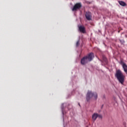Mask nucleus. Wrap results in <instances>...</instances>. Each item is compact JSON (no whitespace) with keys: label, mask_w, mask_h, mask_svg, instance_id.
<instances>
[{"label":"nucleus","mask_w":127,"mask_h":127,"mask_svg":"<svg viewBox=\"0 0 127 127\" xmlns=\"http://www.w3.org/2000/svg\"><path fill=\"white\" fill-rule=\"evenodd\" d=\"M94 58V54L91 53L88 56L83 57L80 61V63L82 65H86L88 62H90L93 60Z\"/></svg>","instance_id":"nucleus-1"},{"label":"nucleus","mask_w":127,"mask_h":127,"mask_svg":"<svg viewBox=\"0 0 127 127\" xmlns=\"http://www.w3.org/2000/svg\"><path fill=\"white\" fill-rule=\"evenodd\" d=\"M115 77L117 78V80H118L119 82L121 83V84H124V83L125 82V76L121 69H118L117 70H116Z\"/></svg>","instance_id":"nucleus-2"},{"label":"nucleus","mask_w":127,"mask_h":127,"mask_svg":"<svg viewBox=\"0 0 127 127\" xmlns=\"http://www.w3.org/2000/svg\"><path fill=\"white\" fill-rule=\"evenodd\" d=\"M93 97H94L95 100L98 99V94L96 92H92V91H88L86 95V100L87 102H89Z\"/></svg>","instance_id":"nucleus-3"},{"label":"nucleus","mask_w":127,"mask_h":127,"mask_svg":"<svg viewBox=\"0 0 127 127\" xmlns=\"http://www.w3.org/2000/svg\"><path fill=\"white\" fill-rule=\"evenodd\" d=\"M81 7H82V4L81 3V2L76 3L72 7V10L73 11H77V10L80 9Z\"/></svg>","instance_id":"nucleus-4"},{"label":"nucleus","mask_w":127,"mask_h":127,"mask_svg":"<svg viewBox=\"0 0 127 127\" xmlns=\"http://www.w3.org/2000/svg\"><path fill=\"white\" fill-rule=\"evenodd\" d=\"M120 64L123 66V68L124 70V72H125V73H127V64H126V63H125V62H124V61H123L122 60L120 61Z\"/></svg>","instance_id":"nucleus-5"},{"label":"nucleus","mask_w":127,"mask_h":127,"mask_svg":"<svg viewBox=\"0 0 127 127\" xmlns=\"http://www.w3.org/2000/svg\"><path fill=\"white\" fill-rule=\"evenodd\" d=\"M78 29L82 33H86V30L85 27L83 26H78Z\"/></svg>","instance_id":"nucleus-6"},{"label":"nucleus","mask_w":127,"mask_h":127,"mask_svg":"<svg viewBox=\"0 0 127 127\" xmlns=\"http://www.w3.org/2000/svg\"><path fill=\"white\" fill-rule=\"evenodd\" d=\"M85 16L88 20H91V13L90 12H87Z\"/></svg>","instance_id":"nucleus-7"},{"label":"nucleus","mask_w":127,"mask_h":127,"mask_svg":"<svg viewBox=\"0 0 127 127\" xmlns=\"http://www.w3.org/2000/svg\"><path fill=\"white\" fill-rule=\"evenodd\" d=\"M98 118V113H94L92 115V120L94 122Z\"/></svg>","instance_id":"nucleus-8"},{"label":"nucleus","mask_w":127,"mask_h":127,"mask_svg":"<svg viewBox=\"0 0 127 127\" xmlns=\"http://www.w3.org/2000/svg\"><path fill=\"white\" fill-rule=\"evenodd\" d=\"M119 2L120 5H122V6H126V5H127V3H126V2L124 1H119Z\"/></svg>","instance_id":"nucleus-9"},{"label":"nucleus","mask_w":127,"mask_h":127,"mask_svg":"<svg viewBox=\"0 0 127 127\" xmlns=\"http://www.w3.org/2000/svg\"><path fill=\"white\" fill-rule=\"evenodd\" d=\"M103 61H104V62H105L106 64L107 63H108V60H107V58H106V57L105 56L103 57Z\"/></svg>","instance_id":"nucleus-10"},{"label":"nucleus","mask_w":127,"mask_h":127,"mask_svg":"<svg viewBox=\"0 0 127 127\" xmlns=\"http://www.w3.org/2000/svg\"><path fill=\"white\" fill-rule=\"evenodd\" d=\"M79 45H80V40H78L76 43V47H78V46H79Z\"/></svg>","instance_id":"nucleus-11"},{"label":"nucleus","mask_w":127,"mask_h":127,"mask_svg":"<svg viewBox=\"0 0 127 127\" xmlns=\"http://www.w3.org/2000/svg\"><path fill=\"white\" fill-rule=\"evenodd\" d=\"M98 118L102 120V119H103V116L102 115H99V114H98Z\"/></svg>","instance_id":"nucleus-12"},{"label":"nucleus","mask_w":127,"mask_h":127,"mask_svg":"<svg viewBox=\"0 0 127 127\" xmlns=\"http://www.w3.org/2000/svg\"><path fill=\"white\" fill-rule=\"evenodd\" d=\"M78 105H79V107L81 106V105H80V103H78Z\"/></svg>","instance_id":"nucleus-13"}]
</instances>
